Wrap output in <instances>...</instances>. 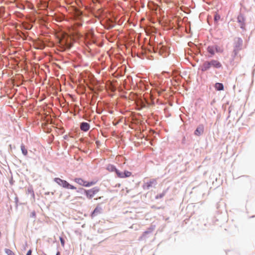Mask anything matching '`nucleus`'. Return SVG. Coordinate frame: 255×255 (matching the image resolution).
<instances>
[{
	"label": "nucleus",
	"mask_w": 255,
	"mask_h": 255,
	"mask_svg": "<svg viewBox=\"0 0 255 255\" xmlns=\"http://www.w3.org/2000/svg\"><path fill=\"white\" fill-rule=\"evenodd\" d=\"M116 173L118 177L121 178L129 177L131 175V172L128 171H125L124 172H122L118 170Z\"/></svg>",
	"instance_id": "obj_6"
},
{
	"label": "nucleus",
	"mask_w": 255,
	"mask_h": 255,
	"mask_svg": "<svg viewBox=\"0 0 255 255\" xmlns=\"http://www.w3.org/2000/svg\"><path fill=\"white\" fill-rule=\"evenodd\" d=\"M74 181L79 184L80 185L85 186V187H89L95 184L93 182H88L85 181L84 179L81 178H76L74 179Z\"/></svg>",
	"instance_id": "obj_4"
},
{
	"label": "nucleus",
	"mask_w": 255,
	"mask_h": 255,
	"mask_svg": "<svg viewBox=\"0 0 255 255\" xmlns=\"http://www.w3.org/2000/svg\"><path fill=\"white\" fill-rule=\"evenodd\" d=\"M216 52H220V53H222L223 52V49L220 48V47H216Z\"/></svg>",
	"instance_id": "obj_21"
},
{
	"label": "nucleus",
	"mask_w": 255,
	"mask_h": 255,
	"mask_svg": "<svg viewBox=\"0 0 255 255\" xmlns=\"http://www.w3.org/2000/svg\"><path fill=\"white\" fill-rule=\"evenodd\" d=\"M100 189L98 187H95L89 190L84 189V193L89 199L93 198L99 192Z\"/></svg>",
	"instance_id": "obj_3"
},
{
	"label": "nucleus",
	"mask_w": 255,
	"mask_h": 255,
	"mask_svg": "<svg viewBox=\"0 0 255 255\" xmlns=\"http://www.w3.org/2000/svg\"><path fill=\"white\" fill-rule=\"evenodd\" d=\"M204 126L203 125H200L196 128L194 132L195 135L199 136L202 134L204 132Z\"/></svg>",
	"instance_id": "obj_8"
},
{
	"label": "nucleus",
	"mask_w": 255,
	"mask_h": 255,
	"mask_svg": "<svg viewBox=\"0 0 255 255\" xmlns=\"http://www.w3.org/2000/svg\"><path fill=\"white\" fill-rule=\"evenodd\" d=\"M102 197H101H101H98V198H95V200H98V199H101V198H102Z\"/></svg>",
	"instance_id": "obj_26"
},
{
	"label": "nucleus",
	"mask_w": 255,
	"mask_h": 255,
	"mask_svg": "<svg viewBox=\"0 0 255 255\" xmlns=\"http://www.w3.org/2000/svg\"><path fill=\"white\" fill-rule=\"evenodd\" d=\"M210 64V67L214 68H220L222 67V64L217 60H211L209 61Z\"/></svg>",
	"instance_id": "obj_7"
},
{
	"label": "nucleus",
	"mask_w": 255,
	"mask_h": 255,
	"mask_svg": "<svg viewBox=\"0 0 255 255\" xmlns=\"http://www.w3.org/2000/svg\"><path fill=\"white\" fill-rule=\"evenodd\" d=\"M164 195H165V193L163 192L161 194L157 195L156 198H161L163 197L164 196Z\"/></svg>",
	"instance_id": "obj_22"
},
{
	"label": "nucleus",
	"mask_w": 255,
	"mask_h": 255,
	"mask_svg": "<svg viewBox=\"0 0 255 255\" xmlns=\"http://www.w3.org/2000/svg\"><path fill=\"white\" fill-rule=\"evenodd\" d=\"M60 242H61V244L62 245V246L63 247H64V245H65V241H64V240L62 238V237H60Z\"/></svg>",
	"instance_id": "obj_20"
},
{
	"label": "nucleus",
	"mask_w": 255,
	"mask_h": 255,
	"mask_svg": "<svg viewBox=\"0 0 255 255\" xmlns=\"http://www.w3.org/2000/svg\"><path fill=\"white\" fill-rule=\"evenodd\" d=\"M211 68L209 61H205L201 66V70L202 71L208 70Z\"/></svg>",
	"instance_id": "obj_9"
},
{
	"label": "nucleus",
	"mask_w": 255,
	"mask_h": 255,
	"mask_svg": "<svg viewBox=\"0 0 255 255\" xmlns=\"http://www.w3.org/2000/svg\"><path fill=\"white\" fill-rule=\"evenodd\" d=\"M215 88L217 90L221 91L224 90V86L223 84L217 83L215 85Z\"/></svg>",
	"instance_id": "obj_13"
},
{
	"label": "nucleus",
	"mask_w": 255,
	"mask_h": 255,
	"mask_svg": "<svg viewBox=\"0 0 255 255\" xmlns=\"http://www.w3.org/2000/svg\"><path fill=\"white\" fill-rule=\"evenodd\" d=\"M107 169L110 171H115V172H116L118 170V169L112 165H108L107 167Z\"/></svg>",
	"instance_id": "obj_14"
},
{
	"label": "nucleus",
	"mask_w": 255,
	"mask_h": 255,
	"mask_svg": "<svg viewBox=\"0 0 255 255\" xmlns=\"http://www.w3.org/2000/svg\"><path fill=\"white\" fill-rule=\"evenodd\" d=\"M162 48L165 49V48L163 47L161 43H159L157 45V49H159L160 50H161ZM164 50V49H163V50Z\"/></svg>",
	"instance_id": "obj_19"
},
{
	"label": "nucleus",
	"mask_w": 255,
	"mask_h": 255,
	"mask_svg": "<svg viewBox=\"0 0 255 255\" xmlns=\"http://www.w3.org/2000/svg\"><path fill=\"white\" fill-rule=\"evenodd\" d=\"M71 38L67 35H64L59 39V42L61 47L64 49H69L72 47V44L70 42Z\"/></svg>",
	"instance_id": "obj_1"
},
{
	"label": "nucleus",
	"mask_w": 255,
	"mask_h": 255,
	"mask_svg": "<svg viewBox=\"0 0 255 255\" xmlns=\"http://www.w3.org/2000/svg\"><path fill=\"white\" fill-rule=\"evenodd\" d=\"M239 41L240 42V43H242V40L240 39H239Z\"/></svg>",
	"instance_id": "obj_29"
},
{
	"label": "nucleus",
	"mask_w": 255,
	"mask_h": 255,
	"mask_svg": "<svg viewBox=\"0 0 255 255\" xmlns=\"http://www.w3.org/2000/svg\"><path fill=\"white\" fill-rule=\"evenodd\" d=\"M31 253H32V251H31V250H30L27 252L26 255H31Z\"/></svg>",
	"instance_id": "obj_24"
},
{
	"label": "nucleus",
	"mask_w": 255,
	"mask_h": 255,
	"mask_svg": "<svg viewBox=\"0 0 255 255\" xmlns=\"http://www.w3.org/2000/svg\"><path fill=\"white\" fill-rule=\"evenodd\" d=\"M54 180L56 183H57L59 185L62 186L63 188L73 190L76 189V188L74 186L70 184L66 180L61 179L60 178H55Z\"/></svg>",
	"instance_id": "obj_2"
},
{
	"label": "nucleus",
	"mask_w": 255,
	"mask_h": 255,
	"mask_svg": "<svg viewBox=\"0 0 255 255\" xmlns=\"http://www.w3.org/2000/svg\"><path fill=\"white\" fill-rule=\"evenodd\" d=\"M5 252L7 255H15L14 253L9 249H5Z\"/></svg>",
	"instance_id": "obj_17"
},
{
	"label": "nucleus",
	"mask_w": 255,
	"mask_h": 255,
	"mask_svg": "<svg viewBox=\"0 0 255 255\" xmlns=\"http://www.w3.org/2000/svg\"><path fill=\"white\" fill-rule=\"evenodd\" d=\"M30 217H32L33 218H35V217H36V214H35V212L34 211H33L30 214Z\"/></svg>",
	"instance_id": "obj_23"
},
{
	"label": "nucleus",
	"mask_w": 255,
	"mask_h": 255,
	"mask_svg": "<svg viewBox=\"0 0 255 255\" xmlns=\"http://www.w3.org/2000/svg\"><path fill=\"white\" fill-rule=\"evenodd\" d=\"M86 38H89V33L87 34L86 35Z\"/></svg>",
	"instance_id": "obj_27"
},
{
	"label": "nucleus",
	"mask_w": 255,
	"mask_h": 255,
	"mask_svg": "<svg viewBox=\"0 0 255 255\" xmlns=\"http://www.w3.org/2000/svg\"><path fill=\"white\" fill-rule=\"evenodd\" d=\"M101 211V208L99 206H97L94 210V211L92 213V216H96L98 214H100Z\"/></svg>",
	"instance_id": "obj_12"
},
{
	"label": "nucleus",
	"mask_w": 255,
	"mask_h": 255,
	"mask_svg": "<svg viewBox=\"0 0 255 255\" xmlns=\"http://www.w3.org/2000/svg\"><path fill=\"white\" fill-rule=\"evenodd\" d=\"M156 184V180L155 179H150L149 181L144 182L142 186V187L144 190H148L150 188L155 186Z\"/></svg>",
	"instance_id": "obj_5"
},
{
	"label": "nucleus",
	"mask_w": 255,
	"mask_h": 255,
	"mask_svg": "<svg viewBox=\"0 0 255 255\" xmlns=\"http://www.w3.org/2000/svg\"><path fill=\"white\" fill-rule=\"evenodd\" d=\"M21 150L23 155H26L27 154V150L26 148L25 147L24 145H21Z\"/></svg>",
	"instance_id": "obj_15"
},
{
	"label": "nucleus",
	"mask_w": 255,
	"mask_h": 255,
	"mask_svg": "<svg viewBox=\"0 0 255 255\" xmlns=\"http://www.w3.org/2000/svg\"><path fill=\"white\" fill-rule=\"evenodd\" d=\"M207 51L212 55L215 54L214 48L212 47L209 46L207 48Z\"/></svg>",
	"instance_id": "obj_16"
},
{
	"label": "nucleus",
	"mask_w": 255,
	"mask_h": 255,
	"mask_svg": "<svg viewBox=\"0 0 255 255\" xmlns=\"http://www.w3.org/2000/svg\"><path fill=\"white\" fill-rule=\"evenodd\" d=\"M76 25L78 26H80L82 25V24L80 23H76Z\"/></svg>",
	"instance_id": "obj_25"
},
{
	"label": "nucleus",
	"mask_w": 255,
	"mask_h": 255,
	"mask_svg": "<svg viewBox=\"0 0 255 255\" xmlns=\"http://www.w3.org/2000/svg\"><path fill=\"white\" fill-rule=\"evenodd\" d=\"M237 19H238V21L241 24V28H243V27L244 26V21H245L243 16L242 14L238 15Z\"/></svg>",
	"instance_id": "obj_11"
},
{
	"label": "nucleus",
	"mask_w": 255,
	"mask_h": 255,
	"mask_svg": "<svg viewBox=\"0 0 255 255\" xmlns=\"http://www.w3.org/2000/svg\"><path fill=\"white\" fill-rule=\"evenodd\" d=\"M80 128L82 130L87 131L90 128V125L87 123L83 122L81 124Z\"/></svg>",
	"instance_id": "obj_10"
},
{
	"label": "nucleus",
	"mask_w": 255,
	"mask_h": 255,
	"mask_svg": "<svg viewBox=\"0 0 255 255\" xmlns=\"http://www.w3.org/2000/svg\"><path fill=\"white\" fill-rule=\"evenodd\" d=\"M56 255H60V252H58Z\"/></svg>",
	"instance_id": "obj_28"
},
{
	"label": "nucleus",
	"mask_w": 255,
	"mask_h": 255,
	"mask_svg": "<svg viewBox=\"0 0 255 255\" xmlns=\"http://www.w3.org/2000/svg\"><path fill=\"white\" fill-rule=\"evenodd\" d=\"M220 19V16L218 13H216L214 16V20L216 21H218Z\"/></svg>",
	"instance_id": "obj_18"
}]
</instances>
